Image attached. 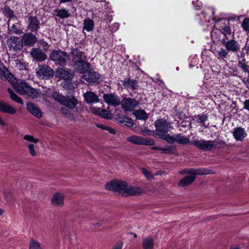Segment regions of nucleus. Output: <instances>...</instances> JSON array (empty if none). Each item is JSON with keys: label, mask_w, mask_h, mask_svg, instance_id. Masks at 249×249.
Returning a JSON list of instances; mask_svg holds the SVG:
<instances>
[{"label": "nucleus", "mask_w": 249, "mask_h": 249, "mask_svg": "<svg viewBox=\"0 0 249 249\" xmlns=\"http://www.w3.org/2000/svg\"><path fill=\"white\" fill-rule=\"evenodd\" d=\"M142 171L144 177L146 178L148 180H150L154 179L153 175L147 169L142 168Z\"/></svg>", "instance_id": "a19ab883"}, {"label": "nucleus", "mask_w": 249, "mask_h": 249, "mask_svg": "<svg viewBox=\"0 0 249 249\" xmlns=\"http://www.w3.org/2000/svg\"><path fill=\"white\" fill-rule=\"evenodd\" d=\"M61 112L63 114H65V115H68L70 113V111L69 110H68L67 108L63 107L61 108Z\"/></svg>", "instance_id": "5fc2aeb1"}, {"label": "nucleus", "mask_w": 249, "mask_h": 249, "mask_svg": "<svg viewBox=\"0 0 249 249\" xmlns=\"http://www.w3.org/2000/svg\"><path fill=\"white\" fill-rule=\"evenodd\" d=\"M192 144L203 151H210L213 148H221L222 145L224 144V142L221 141H216L197 140H194L192 142Z\"/></svg>", "instance_id": "39448f33"}, {"label": "nucleus", "mask_w": 249, "mask_h": 249, "mask_svg": "<svg viewBox=\"0 0 249 249\" xmlns=\"http://www.w3.org/2000/svg\"><path fill=\"white\" fill-rule=\"evenodd\" d=\"M123 247V242L119 241L115 243L112 249H122Z\"/></svg>", "instance_id": "8fccbe9b"}, {"label": "nucleus", "mask_w": 249, "mask_h": 249, "mask_svg": "<svg viewBox=\"0 0 249 249\" xmlns=\"http://www.w3.org/2000/svg\"><path fill=\"white\" fill-rule=\"evenodd\" d=\"M140 133L143 135L145 136H150L151 135L152 132L150 130L146 128H142L141 129Z\"/></svg>", "instance_id": "49530a36"}, {"label": "nucleus", "mask_w": 249, "mask_h": 249, "mask_svg": "<svg viewBox=\"0 0 249 249\" xmlns=\"http://www.w3.org/2000/svg\"><path fill=\"white\" fill-rule=\"evenodd\" d=\"M84 97L87 103L92 104L99 102L98 97L91 91H87L84 94Z\"/></svg>", "instance_id": "393cba45"}, {"label": "nucleus", "mask_w": 249, "mask_h": 249, "mask_svg": "<svg viewBox=\"0 0 249 249\" xmlns=\"http://www.w3.org/2000/svg\"><path fill=\"white\" fill-rule=\"evenodd\" d=\"M75 69L79 72L83 73L85 71L89 69V64L86 62L85 60H81L76 63H74Z\"/></svg>", "instance_id": "5701e85b"}, {"label": "nucleus", "mask_w": 249, "mask_h": 249, "mask_svg": "<svg viewBox=\"0 0 249 249\" xmlns=\"http://www.w3.org/2000/svg\"><path fill=\"white\" fill-rule=\"evenodd\" d=\"M182 173L189 174V175L180 180L178 185L181 187H185L191 184L195 180L196 175L201 176L213 174L211 170L201 168L186 169L183 170Z\"/></svg>", "instance_id": "20e7f679"}, {"label": "nucleus", "mask_w": 249, "mask_h": 249, "mask_svg": "<svg viewBox=\"0 0 249 249\" xmlns=\"http://www.w3.org/2000/svg\"><path fill=\"white\" fill-rule=\"evenodd\" d=\"M99 116L105 119H110L112 117V114L107 110L101 108Z\"/></svg>", "instance_id": "58836bf2"}, {"label": "nucleus", "mask_w": 249, "mask_h": 249, "mask_svg": "<svg viewBox=\"0 0 249 249\" xmlns=\"http://www.w3.org/2000/svg\"><path fill=\"white\" fill-rule=\"evenodd\" d=\"M232 134L234 139L237 141H242L247 135L244 128L241 127L234 128Z\"/></svg>", "instance_id": "4be33fe9"}, {"label": "nucleus", "mask_w": 249, "mask_h": 249, "mask_svg": "<svg viewBox=\"0 0 249 249\" xmlns=\"http://www.w3.org/2000/svg\"><path fill=\"white\" fill-rule=\"evenodd\" d=\"M90 110L93 113L99 115L100 114L101 108L96 107H90Z\"/></svg>", "instance_id": "09e8293b"}, {"label": "nucleus", "mask_w": 249, "mask_h": 249, "mask_svg": "<svg viewBox=\"0 0 249 249\" xmlns=\"http://www.w3.org/2000/svg\"><path fill=\"white\" fill-rule=\"evenodd\" d=\"M244 108L249 111V99L246 100L244 102Z\"/></svg>", "instance_id": "6e6d98bb"}, {"label": "nucleus", "mask_w": 249, "mask_h": 249, "mask_svg": "<svg viewBox=\"0 0 249 249\" xmlns=\"http://www.w3.org/2000/svg\"><path fill=\"white\" fill-rule=\"evenodd\" d=\"M7 44L10 50L17 52L23 47L22 40L18 36H11L7 40Z\"/></svg>", "instance_id": "1a4fd4ad"}, {"label": "nucleus", "mask_w": 249, "mask_h": 249, "mask_svg": "<svg viewBox=\"0 0 249 249\" xmlns=\"http://www.w3.org/2000/svg\"><path fill=\"white\" fill-rule=\"evenodd\" d=\"M123 122L128 123V124H127L128 126H131L133 125V123L132 120L127 117L124 118L123 119Z\"/></svg>", "instance_id": "603ef678"}, {"label": "nucleus", "mask_w": 249, "mask_h": 249, "mask_svg": "<svg viewBox=\"0 0 249 249\" xmlns=\"http://www.w3.org/2000/svg\"><path fill=\"white\" fill-rule=\"evenodd\" d=\"M208 117L207 114L202 113L194 116L193 117V120L198 124H202L203 126L207 128V126L205 125V122L208 120Z\"/></svg>", "instance_id": "c756f323"}, {"label": "nucleus", "mask_w": 249, "mask_h": 249, "mask_svg": "<svg viewBox=\"0 0 249 249\" xmlns=\"http://www.w3.org/2000/svg\"><path fill=\"white\" fill-rule=\"evenodd\" d=\"M138 104L139 102L136 100L128 98L123 100L122 106L125 110L132 111Z\"/></svg>", "instance_id": "dca6fc26"}, {"label": "nucleus", "mask_w": 249, "mask_h": 249, "mask_svg": "<svg viewBox=\"0 0 249 249\" xmlns=\"http://www.w3.org/2000/svg\"><path fill=\"white\" fill-rule=\"evenodd\" d=\"M40 44L45 51L48 50L49 48V45L46 41H44V40H41L40 41Z\"/></svg>", "instance_id": "de8ad7c7"}, {"label": "nucleus", "mask_w": 249, "mask_h": 249, "mask_svg": "<svg viewBox=\"0 0 249 249\" xmlns=\"http://www.w3.org/2000/svg\"><path fill=\"white\" fill-rule=\"evenodd\" d=\"M196 2H197L196 5L195 1L193 2V4L196 7V9L199 8L202 6V3L200 1H199L198 0H197Z\"/></svg>", "instance_id": "4d7b16f0"}, {"label": "nucleus", "mask_w": 249, "mask_h": 249, "mask_svg": "<svg viewBox=\"0 0 249 249\" xmlns=\"http://www.w3.org/2000/svg\"><path fill=\"white\" fill-rule=\"evenodd\" d=\"M154 246L153 240L150 237L144 238L142 240L143 249H153Z\"/></svg>", "instance_id": "2f4dec72"}, {"label": "nucleus", "mask_w": 249, "mask_h": 249, "mask_svg": "<svg viewBox=\"0 0 249 249\" xmlns=\"http://www.w3.org/2000/svg\"><path fill=\"white\" fill-rule=\"evenodd\" d=\"M123 84L125 87L131 89H136L137 87V82L135 80L124 79L123 81Z\"/></svg>", "instance_id": "7c9ffc66"}, {"label": "nucleus", "mask_w": 249, "mask_h": 249, "mask_svg": "<svg viewBox=\"0 0 249 249\" xmlns=\"http://www.w3.org/2000/svg\"><path fill=\"white\" fill-rule=\"evenodd\" d=\"M28 29L32 32H36L39 28L40 21L36 17H30L28 19Z\"/></svg>", "instance_id": "412c9836"}, {"label": "nucleus", "mask_w": 249, "mask_h": 249, "mask_svg": "<svg viewBox=\"0 0 249 249\" xmlns=\"http://www.w3.org/2000/svg\"><path fill=\"white\" fill-rule=\"evenodd\" d=\"M73 55L72 61L74 63L81 61V60H85L86 56L83 54V53L78 49H74L72 51Z\"/></svg>", "instance_id": "c85d7f7f"}, {"label": "nucleus", "mask_w": 249, "mask_h": 249, "mask_svg": "<svg viewBox=\"0 0 249 249\" xmlns=\"http://www.w3.org/2000/svg\"><path fill=\"white\" fill-rule=\"evenodd\" d=\"M231 249H239V248L238 247H233V248H231Z\"/></svg>", "instance_id": "e2e57ef3"}, {"label": "nucleus", "mask_w": 249, "mask_h": 249, "mask_svg": "<svg viewBox=\"0 0 249 249\" xmlns=\"http://www.w3.org/2000/svg\"><path fill=\"white\" fill-rule=\"evenodd\" d=\"M28 110L33 115L38 118L42 117V113L39 108L33 103H29L27 104Z\"/></svg>", "instance_id": "a878e982"}, {"label": "nucleus", "mask_w": 249, "mask_h": 249, "mask_svg": "<svg viewBox=\"0 0 249 249\" xmlns=\"http://www.w3.org/2000/svg\"><path fill=\"white\" fill-rule=\"evenodd\" d=\"M56 74L58 77L66 81L71 79L73 77V73L71 71L66 68H58L57 70Z\"/></svg>", "instance_id": "f3484780"}, {"label": "nucleus", "mask_w": 249, "mask_h": 249, "mask_svg": "<svg viewBox=\"0 0 249 249\" xmlns=\"http://www.w3.org/2000/svg\"><path fill=\"white\" fill-rule=\"evenodd\" d=\"M211 36L213 42L220 41L222 43V36L220 29L213 28L211 32Z\"/></svg>", "instance_id": "bb28decb"}, {"label": "nucleus", "mask_w": 249, "mask_h": 249, "mask_svg": "<svg viewBox=\"0 0 249 249\" xmlns=\"http://www.w3.org/2000/svg\"><path fill=\"white\" fill-rule=\"evenodd\" d=\"M0 125H2V126H5L6 125L5 123H4V122L3 121V120L2 119V118L0 117Z\"/></svg>", "instance_id": "bf43d9fd"}, {"label": "nucleus", "mask_w": 249, "mask_h": 249, "mask_svg": "<svg viewBox=\"0 0 249 249\" xmlns=\"http://www.w3.org/2000/svg\"><path fill=\"white\" fill-rule=\"evenodd\" d=\"M103 224V221L102 220L96 222H93L92 225L94 227H100Z\"/></svg>", "instance_id": "864d4df0"}, {"label": "nucleus", "mask_w": 249, "mask_h": 249, "mask_svg": "<svg viewBox=\"0 0 249 249\" xmlns=\"http://www.w3.org/2000/svg\"><path fill=\"white\" fill-rule=\"evenodd\" d=\"M0 76L6 79L18 94L27 95L32 98L38 97V93L37 90L29 86L25 82L21 81L18 83L5 67H3L2 69L0 68Z\"/></svg>", "instance_id": "f257e3e1"}, {"label": "nucleus", "mask_w": 249, "mask_h": 249, "mask_svg": "<svg viewBox=\"0 0 249 249\" xmlns=\"http://www.w3.org/2000/svg\"><path fill=\"white\" fill-rule=\"evenodd\" d=\"M32 57L39 62H42L47 58V54L41 50L37 48L32 49L31 52Z\"/></svg>", "instance_id": "6ab92c4d"}, {"label": "nucleus", "mask_w": 249, "mask_h": 249, "mask_svg": "<svg viewBox=\"0 0 249 249\" xmlns=\"http://www.w3.org/2000/svg\"><path fill=\"white\" fill-rule=\"evenodd\" d=\"M156 127L155 134L165 141V136L170 135L167 132L171 128V124L165 119H160L155 121L154 123Z\"/></svg>", "instance_id": "423d86ee"}, {"label": "nucleus", "mask_w": 249, "mask_h": 249, "mask_svg": "<svg viewBox=\"0 0 249 249\" xmlns=\"http://www.w3.org/2000/svg\"><path fill=\"white\" fill-rule=\"evenodd\" d=\"M56 15L61 18H65L69 17L70 13L66 9H61L56 11Z\"/></svg>", "instance_id": "f704fd0d"}, {"label": "nucleus", "mask_w": 249, "mask_h": 249, "mask_svg": "<svg viewBox=\"0 0 249 249\" xmlns=\"http://www.w3.org/2000/svg\"><path fill=\"white\" fill-rule=\"evenodd\" d=\"M225 49L218 48L213 52L215 56L218 59H224L228 55V51L236 53L239 51L240 45L238 42L234 38H230L222 41L221 43Z\"/></svg>", "instance_id": "7ed1b4c3"}, {"label": "nucleus", "mask_w": 249, "mask_h": 249, "mask_svg": "<svg viewBox=\"0 0 249 249\" xmlns=\"http://www.w3.org/2000/svg\"><path fill=\"white\" fill-rule=\"evenodd\" d=\"M94 27L93 21L89 18H85L84 20V29L88 32L93 30Z\"/></svg>", "instance_id": "473e14b6"}, {"label": "nucleus", "mask_w": 249, "mask_h": 249, "mask_svg": "<svg viewBox=\"0 0 249 249\" xmlns=\"http://www.w3.org/2000/svg\"><path fill=\"white\" fill-rule=\"evenodd\" d=\"M83 78L89 83H95L99 78V75L94 71L89 69L83 73Z\"/></svg>", "instance_id": "a211bd4d"}, {"label": "nucleus", "mask_w": 249, "mask_h": 249, "mask_svg": "<svg viewBox=\"0 0 249 249\" xmlns=\"http://www.w3.org/2000/svg\"><path fill=\"white\" fill-rule=\"evenodd\" d=\"M97 126L99 128H101L102 129L107 130L110 133L115 134L116 133V131L113 128L110 127L108 126L102 124H97Z\"/></svg>", "instance_id": "ea45409f"}, {"label": "nucleus", "mask_w": 249, "mask_h": 249, "mask_svg": "<svg viewBox=\"0 0 249 249\" xmlns=\"http://www.w3.org/2000/svg\"><path fill=\"white\" fill-rule=\"evenodd\" d=\"M238 66L239 68L242 69L243 72H249V67L248 65H247L245 63H243L241 61H239Z\"/></svg>", "instance_id": "37998d69"}, {"label": "nucleus", "mask_w": 249, "mask_h": 249, "mask_svg": "<svg viewBox=\"0 0 249 249\" xmlns=\"http://www.w3.org/2000/svg\"><path fill=\"white\" fill-rule=\"evenodd\" d=\"M164 138H165V141L167 142L172 144L177 142L180 144L185 145L188 144L190 142L188 138L181 134H175L173 136L166 135Z\"/></svg>", "instance_id": "9d476101"}, {"label": "nucleus", "mask_w": 249, "mask_h": 249, "mask_svg": "<svg viewBox=\"0 0 249 249\" xmlns=\"http://www.w3.org/2000/svg\"><path fill=\"white\" fill-rule=\"evenodd\" d=\"M127 141L136 144L145 145L154 144V141L152 139H145L136 135H133L127 137Z\"/></svg>", "instance_id": "ddd939ff"}, {"label": "nucleus", "mask_w": 249, "mask_h": 249, "mask_svg": "<svg viewBox=\"0 0 249 249\" xmlns=\"http://www.w3.org/2000/svg\"><path fill=\"white\" fill-rule=\"evenodd\" d=\"M213 20L215 21V22H219V21H222V20H225L226 21V20L223 18H216L215 17H213Z\"/></svg>", "instance_id": "13d9d810"}, {"label": "nucleus", "mask_w": 249, "mask_h": 249, "mask_svg": "<svg viewBox=\"0 0 249 249\" xmlns=\"http://www.w3.org/2000/svg\"><path fill=\"white\" fill-rule=\"evenodd\" d=\"M50 58L55 64L64 66L67 62L68 55L67 53L61 50H53L50 54Z\"/></svg>", "instance_id": "6e6552de"}, {"label": "nucleus", "mask_w": 249, "mask_h": 249, "mask_svg": "<svg viewBox=\"0 0 249 249\" xmlns=\"http://www.w3.org/2000/svg\"><path fill=\"white\" fill-rule=\"evenodd\" d=\"M10 30L12 32L15 34H19L20 33L19 29H18L16 26L15 24H13L10 27Z\"/></svg>", "instance_id": "3c124183"}, {"label": "nucleus", "mask_w": 249, "mask_h": 249, "mask_svg": "<svg viewBox=\"0 0 249 249\" xmlns=\"http://www.w3.org/2000/svg\"><path fill=\"white\" fill-rule=\"evenodd\" d=\"M106 189L118 193L124 196H138L142 194L143 189L139 187L128 186L127 183L122 180H114L106 183Z\"/></svg>", "instance_id": "f03ea898"}, {"label": "nucleus", "mask_w": 249, "mask_h": 249, "mask_svg": "<svg viewBox=\"0 0 249 249\" xmlns=\"http://www.w3.org/2000/svg\"><path fill=\"white\" fill-rule=\"evenodd\" d=\"M65 83L66 84H64V86L65 88H67L68 89L70 90H71L73 89H74L76 85L75 83H71L70 82L65 81Z\"/></svg>", "instance_id": "a18cd8bd"}, {"label": "nucleus", "mask_w": 249, "mask_h": 249, "mask_svg": "<svg viewBox=\"0 0 249 249\" xmlns=\"http://www.w3.org/2000/svg\"><path fill=\"white\" fill-rule=\"evenodd\" d=\"M137 119L145 120L148 118V115L143 110H136L134 112Z\"/></svg>", "instance_id": "c9c22d12"}, {"label": "nucleus", "mask_w": 249, "mask_h": 249, "mask_svg": "<svg viewBox=\"0 0 249 249\" xmlns=\"http://www.w3.org/2000/svg\"><path fill=\"white\" fill-rule=\"evenodd\" d=\"M18 63H20V64H21V63H20L19 61L18 63H17V64L18 65Z\"/></svg>", "instance_id": "0e129e2a"}, {"label": "nucleus", "mask_w": 249, "mask_h": 249, "mask_svg": "<svg viewBox=\"0 0 249 249\" xmlns=\"http://www.w3.org/2000/svg\"><path fill=\"white\" fill-rule=\"evenodd\" d=\"M37 75L41 78H49L53 76V69L46 65H39L36 70Z\"/></svg>", "instance_id": "9b49d317"}, {"label": "nucleus", "mask_w": 249, "mask_h": 249, "mask_svg": "<svg viewBox=\"0 0 249 249\" xmlns=\"http://www.w3.org/2000/svg\"><path fill=\"white\" fill-rule=\"evenodd\" d=\"M52 97L55 100L71 109L74 108L77 104V100L73 97H65L56 92L53 93Z\"/></svg>", "instance_id": "0eeeda50"}, {"label": "nucleus", "mask_w": 249, "mask_h": 249, "mask_svg": "<svg viewBox=\"0 0 249 249\" xmlns=\"http://www.w3.org/2000/svg\"><path fill=\"white\" fill-rule=\"evenodd\" d=\"M104 100L109 105L116 107L119 105L121 103L120 98L116 94L114 93L104 94L103 95Z\"/></svg>", "instance_id": "4468645a"}, {"label": "nucleus", "mask_w": 249, "mask_h": 249, "mask_svg": "<svg viewBox=\"0 0 249 249\" xmlns=\"http://www.w3.org/2000/svg\"><path fill=\"white\" fill-rule=\"evenodd\" d=\"M7 92L9 93L10 97L12 100L21 105L23 104V100L22 99L15 94L11 89L8 88Z\"/></svg>", "instance_id": "72a5a7b5"}, {"label": "nucleus", "mask_w": 249, "mask_h": 249, "mask_svg": "<svg viewBox=\"0 0 249 249\" xmlns=\"http://www.w3.org/2000/svg\"><path fill=\"white\" fill-rule=\"evenodd\" d=\"M0 111L3 113L13 115L16 113V109L9 104L4 101H0Z\"/></svg>", "instance_id": "aec40b11"}, {"label": "nucleus", "mask_w": 249, "mask_h": 249, "mask_svg": "<svg viewBox=\"0 0 249 249\" xmlns=\"http://www.w3.org/2000/svg\"><path fill=\"white\" fill-rule=\"evenodd\" d=\"M29 249H42V247L39 242L32 239L30 243Z\"/></svg>", "instance_id": "e433bc0d"}, {"label": "nucleus", "mask_w": 249, "mask_h": 249, "mask_svg": "<svg viewBox=\"0 0 249 249\" xmlns=\"http://www.w3.org/2000/svg\"><path fill=\"white\" fill-rule=\"evenodd\" d=\"M208 10H210V11H211L212 12V14H213V15L214 14V11H213V9H208Z\"/></svg>", "instance_id": "680f3d73"}, {"label": "nucleus", "mask_w": 249, "mask_h": 249, "mask_svg": "<svg viewBox=\"0 0 249 249\" xmlns=\"http://www.w3.org/2000/svg\"><path fill=\"white\" fill-rule=\"evenodd\" d=\"M4 14L10 18L14 17L13 11L9 8H5L4 10Z\"/></svg>", "instance_id": "c03bdc74"}, {"label": "nucleus", "mask_w": 249, "mask_h": 249, "mask_svg": "<svg viewBox=\"0 0 249 249\" xmlns=\"http://www.w3.org/2000/svg\"><path fill=\"white\" fill-rule=\"evenodd\" d=\"M222 36V41L230 38H234V33L231 31V28L229 26L221 27L220 29Z\"/></svg>", "instance_id": "b1692460"}, {"label": "nucleus", "mask_w": 249, "mask_h": 249, "mask_svg": "<svg viewBox=\"0 0 249 249\" xmlns=\"http://www.w3.org/2000/svg\"><path fill=\"white\" fill-rule=\"evenodd\" d=\"M22 40L24 44L31 46L36 41V37L32 34L28 33L23 36Z\"/></svg>", "instance_id": "cd10ccee"}, {"label": "nucleus", "mask_w": 249, "mask_h": 249, "mask_svg": "<svg viewBox=\"0 0 249 249\" xmlns=\"http://www.w3.org/2000/svg\"><path fill=\"white\" fill-rule=\"evenodd\" d=\"M154 149H158L162 151L163 154H171L173 152V147L172 146H167V147L162 148L158 147H154L153 148Z\"/></svg>", "instance_id": "4c0bfd02"}, {"label": "nucleus", "mask_w": 249, "mask_h": 249, "mask_svg": "<svg viewBox=\"0 0 249 249\" xmlns=\"http://www.w3.org/2000/svg\"><path fill=\"white\" fill-rule=\"evenodd\" d=\"M242 27L244 30L249 32V18H246L243 20Z\"/></svg>", "instance_id": "79ce46f5"}, {"label": "nucleus", "mask_w": 249, "mask_h": 249, "mask_svg": "<svg viewBox=\"0 0 249 249\" xmlns=\"http://www.w3.org/2000/svg\"><path fill=\"white\" fill-rule=\"evenodd\" d=\"M23 138L24 140L32 143L28 144V151L30 155L33 157L37 156V152L35 150V146L34 143H37L39 142L38 139L35 138L33 135H25L23 136Z\"/></svg>", "instance_id": "f8f14e48"}, {"label": "nucleus", "mask_w": 249, "mask_h": 249, "mask_svg": "<svg viewBox=\"0 0 249 249\" xmlns=\"http://www.w3.org/2000/svg\"><path fill=\"white\" fill-rule=\"evenodd\" d=\"M3 212V210L0 208V215H2Z\"/></svg>", "instance_id": "052dcab7"}, {"label": "nucleus", "mask_w": 249, "mask_h": 249, "mask_svg": "<svg viewBox=\"0 0 249 249\" xmlns=\"http://www.w3.org/2000/svg\"><path fill=\"white\" fill-rule=\"evenodd\" d=\"M65 196L60 192L54 193L51 199V204L56 207H62L64 204Z\"/></svg>", "instance_id": "2eb2a0df"}]
</instances>
